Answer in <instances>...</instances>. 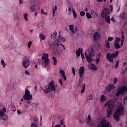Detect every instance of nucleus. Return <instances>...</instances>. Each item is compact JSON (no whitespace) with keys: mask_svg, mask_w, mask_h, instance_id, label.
<instances>
[{"mask_svg":"<svg viewBox=\"0 0 127 127\" xmlns=\"http://www.w3.org/2000/svg\"><path fill=\"white\" fill-rule=\"evenodd\" d=\"M101 102H104L106 100V97L104 95H102L100 98Z\"/></svg>","mask_w":127,"mask_h":127,"instance_id":"f704fd0d","label":"nucleus"},{"mask_svg":"<svg viewBox=\"0 0 127 127\" xmlns=\"http://www.w3.org/2000/svg\"><path fill=\"white\" fill-rule=\"evenodd\" d=\"M111 11H113V5H110Z\"/></svg>","mask_w":127,"mask_h":127,"instance_id":"774afa93","label":"nucleus"},{"mask_svg":"<svg viewBox=\"0 0 127 127\" xmlns=\"http://www.w3.org/2000/svg\"><path fill=\"white\" fill-rule=\"evenodd\" d=\"M55 127H62V126L60 125H57L55 126Z\"/></svg>","mask_w":127,"mask_h":127,"instance_id":"338daca9","label":"nucleus"},{"mask_svg":"<svg viewBox=\"0 0 127 127\" xmlns=\"http://www.w3.org/2000/svg\"><path fill=\"white\" fill-rule=\"evenodd\" d=\"M32 45V42L31 41H29L28 44V47L29 48H30V46Z\"/></svg>","mask_w":127,"mask_h":127,"instance_id":"a18cd8bd","label":"nucleus"},{"mask_svg":"<svg viewBox=\"0 0 127 127\" xmlns=\"http://www.w3.org/2000/svg\"><path fill=\"white\" fill-rule=\"evenodd\" d=\"M72 13L73 15V17L75 18H77V13H76V11L74 9H72Z\"/></svg>","mask_w":127,"mask_h":127,"instance_id":"473e14b6","label":"nucleus"},{"mask_svg":"<svg viewBox=\"0 0 127 127\" xmlns=\"http://www.w3.org/2000/svg\"><path fill=\"white\" fill-rule=\"evenodd\" d=\"M104 106L105 107L108 106L109 109H113L114 107V103L111 101H108Z\"/></svg>","mask_w":127,"mask_h":127,"instance_id":"a211bd4d","label":"nucleus"},{"mask_svg":"<svg viewBox=\"0 0 127 127\" xmlns=\"http://www.w3.org/2000/svg\"><path fill=\"white\" fill-rule=\"evenodd\" d=\"M1 65L3 66V68H4L5 67L6 64H5V63H4V60H1L0 61Z\"/></svg>","mask_w":127,"mask_h":127,"instance_id":"c85d7f7f","label":"nucleus"},{"mask_svg":"<svg viewBox=\"0 0 127 127\" xmlns=\"http://www.w3.org/2000/svg\"><path fill=\"white\" fill-rule=\"evenodd\" d=\"M42 62L40 59H38V62L39 64H45L46 66H48L50 62V60H49V55L48 54H43V56L41 58Z\"/></svg>","mask_w":127,"mask_h":127,"instance_id":"20e7f679","label":"nucleus"},{"mask_svg":"<svg viewBox=\"0 0 127 127\" xmlns=\"http://www.w3.org/2000/svg\"><path fill=\"white\" fill-rule=\"evenodd\" d=\"M39 37L40 38V40H45V35H43V34L40 33L39 34Z\"/></svg>","mask_w":127,"mask_h":127,"instance_id":"a878e982","label":"nucleus"},{"mask_svg":"<svg viewBox=\"0 0 127 127\" xmlns=\"http://www.w3.org/2000/svg\"><path fill=\"white\" fill-rule=\"evenodd\" d=\"M5 113H6V109H5V107H3L2 110H0V120H1L2 121L5 120L6 118Z\"/></svg>","mask_w":127,"mask_h":127,"instance_id":"1a4fd4ad","label":"nucleus"},{"mask_svg":"<svg viewBox=\"0 0 127 127\" xmlns=\"http://www.w3.org/2000/svg\"><path fill=\"white\" fill-rule=\"evenodd\" d=\"M121 39H120V38H116V40L115 41V43H119V42H120Z\"/></svg>","mask_w":127,"mask_h":127,"instance_id":"c03bdc74","label":"nucleus"},{"mask_svg":"<svg viewBox=\"0 0 127 127\" xmlns=\"http://www.w3.org/2000/svg\"><path fill=\"white\" fill-rule=\"evenodd\" d=\"M23 2V1L22 0H19V4H21Z\"/></svg>","mask_w":127,"mask_h":127,"instance_id":"0e129e2a","label":"nucleus"},{"mask_svg":"<svg viewBox=\"0 0 127 127\" xmlns=\"http://www.w3.org/2000/svg\"><path fill=\"white\" fill-rule=\"evenodd\" d=\"M120 16L121 17H122V18H126V14L125 13V12H123L122 13H121L120 14Z\"/></svg>","mask_w":127,"mask_h":127,"instance_id":"e433bc0d","label":"nucleus"},{"mask_svg":"<svg viewBox=\"0 0 127 127\" xmlns=\"http://www.w3.org/2000/svg\"><path fill=\"white\" fill-rule=\"evenodd\" d=\"M87 123L89 126H91V124H92V120H91V115H89L87 118Z\"/></svg>","mask_w":127,"mask_h":127,"instance_id":"4be33fe9","label":"nucleus"},{"mask_svg":"<svg viewBox=\"0 0 127 127\" xmlns=\"http://www.w3.org/2000/svg\"><path fill=\"white\" fill-rule=\"evenodd\" d=\"M62 125H64V122L63 121V120L61 121V125H60L62 126Z\"/></svg>","mask_w":127,"mask_h":127,"instance_id":"680f3d73","label":"nucleus"},{"mask_svg":"<svg viewBox=\"0 0 127 127\" xmlns=\"http://www.w3.org/2000/svg\"><path fill=\"white\" fill-rule=\"evenodd\" d=\"M89 69L92 70L93 71H97L98 70V67L96 66L95 64H90L88 65Z\"/></svg>","mask_w":127,"mask_h":127,"instance_id":"2eb2a0df","label":"nucleus"},{"mask_svg":"<svg viewBox=\"0 0 127 127\" xmlns=\"http://www.w3.org/2000/svg\"><path fill=\"white\" fill-rule=\"evenodd\" d=\"M124 40L122 39L121 40V47H123V46L124 45Z\"/></svg>","mask_w":127,"mask_h":127,"instance_id":"13d9d810","label":"nucleus"},{"mask_svg":"<svg viewBox=\"0 0 127 127\" xmlns=\"http://www.w3.org/2000/svg\"><path fill=\"white\" fill-rule=\"evenodd\" d=\"M47 47L48 49H52L55 48L56 49H60V45L58 41H55L52 43H49L47 44Z\"/></svg>","mask_w":127,"mask_h":127,"instance_id":"423d86ee","label":"nucleus"},{"mask_svg":"<svg viewBox=\"0 0 127 127\" xmlns=\"http://www.w3.org/2000/svg\"><path fill=\"white\" fill-rule=\"evenodd\" d=\"M88 54H87V56H89L91 57H94L96 55V52L94 50L93 47H90L87 50Z\"/></svg>","mask_w":127,"mask_h":127,"instance_id":"9b49d317","label":"nucleus"},{"mask_svg":"<svg viewBox=\"0 0 127 127\" xmlns=\"http://www.w3.org/2000/svg\"><path fill=\"white\" fill-rule=\"evenodd\" d=\"M68 14H71L72 13V9L71 8V7H68Z\"/></svg>","mask_w":127,"mask_h":127,"instance_id":"49530a36","label":"nucleus"},{"mask_svg":"<svg viewBox=\"0 0 127 127\" xmlns=\"http://www.w3.org/2000/svg\"><path fill=\"white\" fill-rule=\"evenodd\" d=\"M17 115H20V114H21V111H20V110H18L17 111Z\"/></svg>","mask_w":127,"mask_h":127,"instance_id":"bf43d9fd","label":"nucleus"},{"mask_svg":"<svg viewBox=\"0 0 127 127\" xmlns=\"http://www.w3.org/2000/svg\"><path fill=\"white\" fill-rule=\"evenodd\" d=\"M25 74L26 75H28V76H30V73H29V72L28 71H27V70H26L25 71Z\"/></svg>","mask_w":127,"mask_h":127,"instance_id":"3c124183","label":"nucleus"},{"mask_svg":"<svg viewBox=\"0 0 127 127\" xmlns=\"http://www.w3.org/2000/svg\"><path fill=\"white\" fill-rule=\"evenodd\" d=\"M37 13H38L37 11H36L35 14H34V17H36V16H37Z\"/></svg>","mask_w":127,"mask_h":127,"instance_id":"69168bd1","label":"nucleus"},{"mask_svg":"<svg viewBox=\"0 0 127 127\" xmlns=\"http://www.w3.org/2000/svg\"><path fill=\"white\" fill-rule=\"evenodd\" d=\"M112 110L111 109H108L107 110V118H109L110 117H111V115H112Z\"/></svg>","mask_w":127,"mask_h":127,"instance_id":"b1692460","label":"nucleus"},{"mask_svg":"<svg viewBox=\"0 0 127 127\" xmlns=\"http://www.w3.org/2000/svg\"><path fill=\"white\" fill-rule=\"evenodd\" d=\"M81 94H83V93H84L85 92V90L86 89L85 86V84H84L83 85V86L81 87Z\"/></svg>","mask_w":127,"mask_h":127,"instance_id":"7c9ffc66","label":"nucleus"},{"mask_svg":"<svg viewBox=\"0 0 127 127\" xmlns=\"http://www.w3.org/2000/svg\"><path fill=\"white\" fill-rule=\"evenodd\" d=\"M111 21H113V22H116V20H115V18H114V17H112L111 19Z\"/></svg>","mask_w":127,"mask_h":127,"instance_id":"052dcab7","label":"nucleus"},{"mask_svg":"<svg viewBox=\"0 0 127 127\" xmlns=\"http://www.w3.org/2000/svg\"><path fill=\"white\" fill-rule=\"evenodd\" d=\"M24 20L25 21H28V14H27V13H25L23 15Z\"/></svg>","mask_w":127,"mask_h":127,"instance_id":"bb28decb","label":"nucleus"},{"mask_svg":"<svg viewBox=\"0 0 127 127\" xmlns=\"http://www.w3.org/2000/svg\"><path fill=\"white\" fill-rule=\"evenodd\" d=\"M117 82H118V78L115 77L114 79V84H116Z\"/></svg>","mask_w":127,"mask_h":127,"instance_id":"8fccbe9b","label":"nucleus"},{"mask_svg":"<svg viewBox=\"0 0 127 127\" xmlns=\"http://www.w3.org/2000/svg\"><path fill=\"white\" fill-rule=\"evenodd\" d=\"M84 72H85V68L84 67V66H82L80 67L78 71L80 78H82V77H83V75H84Z\"/></svg>","mask_w":127,"mask_h":127,"instance_id":"dca6fc26","label":"nucleus"},{"mask_svg":"<svg viewBox=\"0 0 127 127\" xmlns=\"http://www.w3.org/2000/svg\"><path fill=\"white\" fill-rule=\"evenodd\" d=\"M52 59L54 61V65H57V59L55 57H53Z\"/></svg>","mask_w":127,"mask_h":127,"instance_id":"cd10ccee","label":"nucleus"},{"mask_svg":"<svg viewBox=\"0 0 127 127\" xmlns=\"http://www.w3.org/2000/svg\"><path fill=\"white\" fill-rule=\"evenodd\" d=\"M126 92H127V86H124L120 87L118 89V92L116 93V96L119 97L120 94H123L124 93H126Z\"/></svg>","mask_w":127,"mask_h":127,"instance_id":"6e6552de","label":"nucleus"},{"mask_svg":"<svg viewBox=\"0 0 127 127\" xmlns=\"http://www.w3.org/2000/svg\"><path fill=\"white\" fill-rule=\"evenodd\" d=\"M123 66L124 67H126V66H127V62H124L123 63Z\"/></svg>","mask_w":127,"mask_h":127,"instance_id":"e2e57ef3","label":"nucleus"},{"mask_svg":"<svg viewBox=\"0 0 127 127\" xmlns=\"http://www.w3.org/2000/svg\"><path fill=\"white\" fill-rule=\"evenodd\" d=\"M120 62V61H117L116 62V64H115V68L116 69H117L118 67H119V63Z\"/></svg>","mask_w":127,"mask_h":127,"instance_id":"79ce46f5","label":"nucleus"},{"mask_svg":"<svg viewBox=\"0 0 127 127\" xmlns=\"http://www.w3.org/2000/svg\"><path fill=\"white\" fill-rule=\"evenodd\" d=\"M100 61H101V59H100V58H97L96 59V64H99V63H100Z\"/></svg>","mask_w":127,"mask_h":127,"instance_id":"37998d69","label":"nucleus"},{"mask_svg":"<svg viewBox=\"0 0 127 127\" xmlns=\"http://www.w3.org/2000/svg\"><path fill=\"white\" fill-rule=\"evenodd\" d=\"M113 89H115V85L114 84H109L108 86L106 87V90L108 92H111Z\"/></svg>","mask_w":127,"mask_h":127,"instance_id":"aec40b11","label":"nucleus"},{"mask_svg":"<svg viewBox=\"0 0 127 127\" xmlns=\"http://www.w3.org/2000/svg\"><path fill=\"white\" fill-rule=\"evenodd\" d=\"M31 127H37V126L36 125V123H33L32 122Z\"/></svg>","mask_w":127,"mask_h":127,"instance_id":"a19ab883","label":"nucleus"},{"mask_svg":"<svg viewBox=\"0 0 127 127\" xmlns=\"http://www.w3.org/2000/svg\"><path fill=\"white\" fill-rule=\"evenodd\" d=\"M23 98L26 101H30V100H32V95L30 94V91H29L28 89H25V94L23 96Z\"/></svg>","mask_w":127,"mask_h":127,"instance_id":"0eeeda50","label":"nucleus"},{"mask_svg":"<svg viewBox=\"0 0 127 127\" xmlns=\"http://www.w3.org/2000/svg\"><path fill=\"white\" fill-rule=\"evenodd\" d=\"M69 27L71 32H72V33H75V31H74V25H70Z\"/></svg>","mask_w":127,"mask_h":127,"instance_id":"393cba45","label":"nucleus"},{"mask_svg":"<svg viewBox=\"0 0 127 127\" xmlns=\"http://www.w3.org/2000/svg\"><path fill=\"white\" fill-rule=\"evenodd\" d=\"M59 83H60V84H61V86H63V82L62 81V79H59Z\"/></svg>","mask_w":127,"mask_h":127,"instance_id":"603ef678","label":"nucleus"},{"mask_svg":"<svg viewBox=\"0 0 127 127\" xmlns=\"http://www.w3.org/2000/svg\"><path fill=\"white\" fill-rule=\"evenodd\" d=\"M86 15L87 18H88V19L92 18V15H91V14L90 13H89V12H87L86 14Z\"/></svg>","mask_w":127,"mask_h":127,"instance_id":"c9c22d12","label":"nucleus"},{"mask_svg":"<svg viewBox=\"0 0 127 127\" xmlns=\"http://www.w3.org/2000/svg\"><path fill=\"white\" fill-rule=\"evenodd\" d=\"M90 13H91V15L94 16V17H98V14L94 10L91 11Z\"/></svg>","mask_w":127,"mask_h":127,"instance_id":"5701e85b","label":"nucleus"},{"mask_svg":"<svg viewBox=\"0 0 127 127\" xmlns=\"http://www.w3.org/2000/svg\"><path fill=\"white\" fill-rule=\"evenodd\" d=\"M57 84H55V85H54V82L52 81L50 82L48 86H45V89H43V88L42 89L45 93L48 94V93H50V92H52V91H54L55 92V91H56V87H57Z\"/></svg>","mask_w":127,"mask_h":127,"instance_id":"7ed1b4c3","label":"nucleus"},{"mask_svg":"<svg viewBox=\"0 0 127 127\" xmlns=\"http://www.w3.org/2000/svg\"><path fill=\"white\" fill-rule=\"evenodd\" d=\"M99 125L101 127H112L111 124H110L109 122L104 119L99 123Z\"/></svg>","mask_w":127,"mask_h":127,"instance_id":"9d476101","label":"nucleus"},{"mask_svg":"<svg viewBox=\"0 0 127 127\" xmlns=\"http://www.w3.org/2000/svg\"><path fill=\"white\" fill-rule=\"evenodd\" d=\"M113 37H109V38H108V41H113Z\"/></svg>","mask_w":127,"mask_h":127,"instance_id":"6e6d98bb","label":"nucleus"},{"mask_svg":"<svg viewBox=\"0 0 127 127\" xmlns=\"http://www.w3.org/2000/svg\"><path fill=\"white\" fill-rule=\"evenodd\" d=\"M101 58V52L98 53V55L96 56V58Z\"/></svg>","mask_w":127,"mask_h":127,"instance_id":"5fc2aeb1","label":"nucleus"},{"mask_svg":"<svg viewBox=\"0 0 127 127\" xmlns=\"http://www.w3.org/2000/svg\"><path fill=\"white\" fill-rule=\"evenodd\" d=\"M119 55V51H117L113 54L107 53L106 54V59L110 62V63H114V58H116Z\"/></svg>","mask_w":127,"mask_h":127,"instance_id":"39448f33","label":"nucleus"},{"mask_svg":"<svg viewBox=\"0 0 127 127\" xmlns=\"http://www.w3.org/2000/svg\"><path fill=\"white\" fill-rule=\"evenodd\" d=\"M84 54L87 62L89 63V64H91V63H92V61H93V59L92 58V57L87 56L86 51L84 52Z\"/></svg>","mask_w":127,"mask_h":127,"instance_id":"6ab92c4d","label":"nucleus"},{"mask_svg":"<svg viewBox=\"0 0 127 127\" xmlns=\"http://www.w3.org/2000/svg\"><path fill=\"white\" fill-rule=\"evenodd\" d=\"M30 64V62L29 61V59L26 57H24L23 60V66L24 68H28Z\"/></svg>","mask_w":127,"mask_h":127,"instance_id":"f8f14e48","label":"nucleus"},{"mask_svg":"<svg viewBox=\"0 0 127 127\" xmlns=\"http://www.w3.org/2000/svg\"><path fill=\"white\" fill-rule=\"evenodd\" d=\"M100 38H101V35L100 34V33L98 32H95L93 35L94 40H98Z\"/></svg>","mask_w":127,"mask_h":127,"instance_id":"f3484780","label":"nucleus"},{"mask_svg":"<svg viewBox=\"0 0 127 127\" xmlns=\"http://www.w3.org/2000/svg\"><path fill=\"white\" fill-rule=\"evenodd\" d=\"M60 75H61V77L62 78V79L64 80V81H66V74L65 73V71H64V70L60 69Z\"/></svg>","mask_w":127,"mask_h":127,"instance_id":"4468645a","label":"nucleus"},{"mask_svg":"<svg viewBox=\"0 0 127 127\" xmlns=\"http://www.w3.org/2000/svg\"><path fill=\"white\" fill-rule=\"evenodd\" d=\"M56 41H58L59 43V44L60 45V49L61 48V46L63 47V49L62 50H65V46L64 45H62V44H60V42H65L66 41V39L64 38H63L62 36H59L58 40Z\"/></svg>","mask_w":127,"mask_h":127,"instance_id":"ddd939ff","label":"nucleus"},{"mask_svg":"<svg viewBox=\"0 0 127 127\" xmlns=\"http://www.w3.org/2000/svg\"><path fill=\"white\" fill-rule=\"evenodd\" d=\"M121 48V46L118 43H115V49H119V48Z\"/></svg>","mask_w":127,"mask_h":127,"instance_id":"c756f323","label":"nucleus"},{"mask_svg":"<svg viewBox=\"0 0 127 127\" xmlns=\"http://www.w3.org/2000/svg\"><path fill=\"white\" fill-rule=\"evenodd\" d=\"M55 10H56L55 9L53 8V16H54V15H55V13H56Z\"/></svg>","mask_w":127,"mask_h":127,"instance_id":"4d7b16f0","label":"nucleus"},{"mask_svg":"<svg viewBox=\"0 0 127 127\" xmlns=\"http://www.w3.org/2000/svg\"><path fill=\"white\" fill-rule=\"evenodd\" d=\"M87 100L89 101L91 100H93V95L92 94H90L87 96Z\"/></svg>","mask_w":127,"mask_h":127,"instance_id":"2f4dec72","label":"nucleus"},{"mask_svg":"<svg viewBox=\"0 0 127 127\" xmlns=\"http://www.w3.org/2000/svg\"><path fill=\"white\" fill-rule=\"evenodd\" d=\"M52 38H56V36H57V32H55L54 33L51 35Z\"/></svg>","mask_w":127,"mask_h":127,"instance_id":"4c0bfd02","label":"nucleus"},{"mask_svg":"<svg viewBox=\"0 0 127 127\" xmlns=\"http://www.w3.org/2000/svg\"><path fill=\"white\" fill-rule=\"evenodd\" d=\"M81 57H82V59L83 60L85 59V56H84V53H83V52L81 53Z\"/></svg>","mask_w":127,"mask_h":127,"instance_id":"de8ad7c7","label":"nucleus"},{"mask_svg":"<svg viewBox=\"0 0 127 127\" xmlns=\"http://www.w3.org/2000/svg\"><path fill=\"white\" fill-rule=\"evenodd\" d=\"M33 121L35 123H36V122H38V119L36 117H34L33 118Z\"/></svg>","mask_w":127,"mask_h":127,"instance_id":"09e8293b","label":"nucleus"},{"mask_svg":"<svg viewBox=\"0 0 127 127\" xmlns=\"http://www.w3.org/2000/svg\"><path fill=\"white\" fill-rule=\"evenodd\" d=\"M110 13V9L108 8H103L101 13V17L105 19L106 22L108 23H111L110 15H109Z\"/></svg>","mask_w":127,"mask_h":127,"instance_id":"f257e3e1","label":"nucleus"},{"mask_svg":"<svg viewBox=\"0 0 127 127\" xmlns=\"http://www.w3.org/2000/svg\"><path fill=\"white\" fill-rule=\"evenodd\" d=\"M72 73L73 74V75H75V68L72 67Z\"/></svg>","mask_w":127,"mask_h":127,"instance_id":"864d4df0","label":"nucleus"},{"mask_svg":"<svg viewBox=\"0 0 127 127\" xmlns=\"http://www.w3.org/2000/svg\"><path fill=\"white\" fill-rule=\"evenodd\" d=\"M30 9L32 12H33V11H35V6L34 5H32L30 7Z\"/></svg>","mask_w":127,"mask_h":127,"instance_id":"72a5a7b5","label":"nucleus"},{"mask_svg":"<svg viewBox=\"0 0 127 127\" xmlns=\"http://www.w3.org/2000/svg\"><path fill=\"white\" fill-rule=\"evenodd\" d=\"M111 45V44H110V42L108 41H106V46L107 48H110L111 47L110 46Z\"/></svg>","mask_w":127,"mask_h":127,"instance_id":"58836bf2","label":"nucleus"},{"mask_svg":"<svg viewBox=\"0 0 127 127\" xmlns=\"http://www.w3.org/2000/svg\"><path fill=\"white\" fill-rule=\"evenodd\" d=\"M85 14H86V13L85 12V11H80V15L81 16H84V15H85Z\"/></svg>","mask_w":127,"mask_h":127,"instance_id":"ea45409f","label":"nucleus"},{"mask_svg":"<svg viewBox=\"0 0 127 127\" xmlns=\"http://www.w3.org/2000/svg\"><path fill=\"white\" fill-rule=\"evenodd\" d=\"M83 52V49H81V48H79L76 51V55L77 57H80V54Z\"/></svg>","mask_w":127,"mask_h":127,"instance_id":"412c9836","label":"nucleus"},{"mask_svg":"<svg viewBox=\"0 0 127 127\" xmlns=\"http://www.w3.org/2000/svg\"><path fill=\"white\" fill-rule=\"evenodd\" d=\"M125 108L123 105H120V106L118 107L116 112L114 113V117L116 121H120V116H122L124 114Z\"/></svg>","mask_w":127,"mask_h":127,"instance_id":"f03ea898","label":"nucleus"}]
</instances>
